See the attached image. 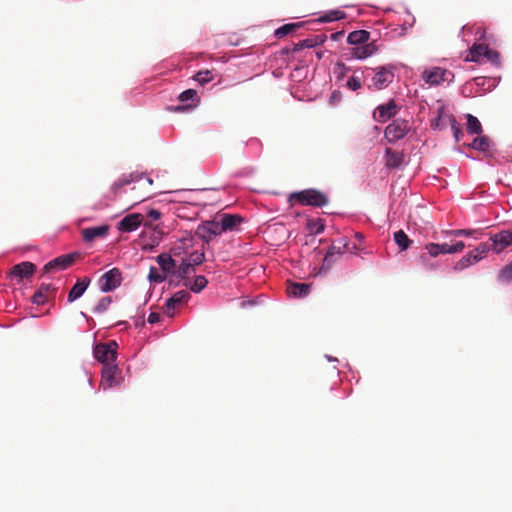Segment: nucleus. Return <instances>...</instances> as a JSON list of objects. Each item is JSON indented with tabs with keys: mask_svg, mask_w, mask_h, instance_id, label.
<instances>
[{
	"mask_svg": "<svg viewBox=\"0 0 512 512\" xmlns=\"http://www.w3.org/2000/svg\"><path fill=\"white\" fill-rule=\"evenodd\" d=\"M363 77L370 89L381 90L386 88L394 79L392 67H378L376 69L367 68L363 72Z\"/></svg>",
	"mask_w": 512,
	"mask_h": 512,
	"instance_id": "obj_1",
	"label": "nucleus"
},
{
	"mask_svg": "<svg viewBox=\"0 0 512 512\" xmlns=\"http://www.w3.org/2000/svg\"><path fill=\"white\" fill-rule=\"evenodd\" d=\"M466 61L476 63L490 62L494 65H499V54L491 50L486 44H474L466 56Z\"/></svg>",
	"mask_w": 512,
	"mask_h": 512,
	"instance_id": "obj_2",
	"label": "nucleus"
},
{
	"mask_svg": "<svg viewBox=\"0 0 512 512\" xmlns=\"http://www.w3.org/2000/svg\"><path fill=\"white\" fill-rule=\"evenodd\" d=\"M297 200L302 205L323 207L328 203L327 196L316 189H306L290 195V200Z\"/></svg>",
	"mask_w": 512,
	"mask_h": 512,
	"instance_id": "obj_3",
	"label": "nucleus"
},
{
	"mask_svg": "<svg viewBox=\"0 0 512 512\" xmlns=\"http://www.w3.org/2000/svg\"><path fill=\"white\" fill-rule=\"evenodd\" d=\"M453 78L454 75L451 71L441 67L425 69L421 74L424 85L428 87L437 86L443 82H451Z\"/></svg>",
	"mask_w": 512,
	"mask_h": 512,
	"instance_id": "obj_4",
	"label": "nucleus"
},
{
	"mask_svg": "<svg viewBox=\"0 0 512 512\" xmlns=\"http://www.w3.org/2000/svg\"><path fill=\"white\" fill-rule=\"evenodd\" d=\"M118 344L115 341L99 343L93 349L95 359L103 366L116 364Z\"/></svg>",
	"mask_w": 512,
	"mask_h": 512,
	"instance_id": "obj_5",
	"label": "nucleus"
},
{
	"mask_svg": "<svg viewBox=\"0 0 512 512\" xmlns=\"http://www.w3.org/2000/svg\"><path fill=\"white\" fill-rule=\"evenodd\" d=\"M410 127L409 123L402 119H396L385 129V138L390 143H395L406 136Z\"/></svg>",
	"mask_w": 512,
	"mask_h": 512,
	"instance_id": "obj_6",
	"label": "nucleus"
},
{
	"mask_svg": "<svg viewBox=\"0 0 512 512\" xmlns=\"http://www.w3.org/2000/svg\"><path fill=\"white\" fill-rule=\"evenodd\" d=\"M102 380L100 387L103 390L116 387L120 384V370L117 364L103 366L102 368Z\"/></svg>",
	"mask_w": 512,
	"mask_h": 512,
	"instance_id": "obj_7",
	"label": "nucleus"
},
{
	"mask_svg": "<svg viewBox=\"0 0 512 512\" xmlns=\"http://www.w3.org/2000/svg\"><path fill=\"white\" fill-rule=\"evenodd\" d=\"M121 272L117 268L108 270L100 279V289L102 292H110L121 285Z\"/></svg>",
	"mask_w": 512,
	"mask_h": 512,
	"instance_id": "obj_8",
	"label": "nucleus"
},
{
	"mask_svg": "<svg viewBox=\"0 0 512 512\" xmlns=\"http://www.w3.org/2000/svg\"><path fill=\"white\" fill-rule=\"evenodd\" d=\"M143 216L140 213H130L117 223L120 232L130 233L136 231L142 224Z\"/></svg>",
	"mask_w": 512,
	"mask_h": 512,
	"instance_id": "obj_9",
	"label": "nucleus"
},
{
	"mask_svg": "<svg viewBox=\"0 0 512 512\" xmlns=\"http://www.w3.org/2000/svg\"><path fill=\"white\" fill-rule=\"evenodd\" d=\"M77 253H71L66 255H61L59 257H56L55 259L49 261L44 266V270L46 272H52V271H61L65 270L68 267L72 265L74 262L75 257H77Z\"/></svg>",
	"mask_w": 512,
	"mask_h": 512,
	"instance_id": "obj_10",
	"label": "nucleus"
},
{
	"mask_svg": "<svg viewBox=\"0 0 512 512\" xmlns=\"http://www.w3.org/2000/svg\"><path fill=\"white\" fill-rule=\"evenodd\" d=\"M178 99L182 105L176 106L174 108L175 111H185L191 108H195L200 101L197 96V92L193 89H187L183 91L180 93Z\"/></svg>",
	"mask_w": 512,
	"mask_h": 512,
	"instance_id": "obj_11",
	"label": "nucleus"
},
{
	"mask_svg": "<svg viewBox=\"0 0 512 512\" xmlns=\"http://www.w3.org/2000/svg\"><path fill=\"white\" fill-rule=\"evenodd\" d=\"M492 241V250L499 254L506 247L512 245V232L510 231H501L491 237Z\"/></svg>",
	"mask_w": 512,
	"mask_h": 512,
	"instance_id": "obj_12",
	"label": "nucleus"
},
{
	"mask_svg": "<svg viewBox=\"0 0 512 512\" xmlns=\"http://www.w3.org/2000/svg\"><path fill=\"white\" fill-rule=\"evenodd\" d=\"M109 226L106 224L87 227L82 230V238L85 242H92L97 238H105L108 235Z\"/></svg>",
	"mask_w": 512,
	"mask_h": 512,
	"instance_id": "obj_13",
	"label": "nucleus"
},
{
	"mask_svg": "<svg viewBox=\"0 0 512 512\" xmlns=\"http://www.w3.org/2000/svg\"><path fill=\"white\" fill-rule=\"evenodd\" d=\"M377 50V45L374 42H367L363 45L353 47L350 51V55L352 58L364 60L372 56Z\"/></svg>",
	"mask_w": 512,
	"mask_h": 512,
	"instance_id": "obj_14",
	"label": "nucleus"
},
{
	"mask_svg": "<svg viewBox=\"0 0 512 512\" xmlns=\"http://www.w3.org/2000/svg\"><path fill=\"white\" fill-rule=\"evenodd\" d=\"M145 179L148 185L152 184V179L150 177H146L143 173H131L129 176H122L119 178L112 186V189L115 193L119 188H122L130 183L140 182Z\"/></svg>",
	"mask_w": 512,
	"mask_h": 512,
	"instance_id": "obj_15",
	"label": "nucleus"
},
{
	"mask_svg": "<svg viewBox=\"0 0 512 512\" xmlns=\"http://www.w3.org/2000/svg\"><path fill=\"white\" fill-rule=\"evenodd\" d=\"M156 261L159 264L163 273H165L166 275H168V274L174 275L175 274V270L177 267V260L172 258V255L162 253L156 257Z\"/></svg>",
	"mask_w": 512,
	"mask_h": 512,
	"instance_id": "obj_16",
	"label": "nucleus"
},
{
	"mask_svg": "<svg viewBox=\"0 0 512 512\" xmlns=\"http://www.w3.org/2000/svg\"><path fill=\"white\" fill-rule=\"evenodd\" d=\"M89 284H90V279L86 278V277L83 278L82 280L77 281L73 285L71 290L69 291L68 296H67V301L69 303H73L74 301H76L77 299L82 297V295L87 290Z\"/></svg>",
	"mask_w": 512,
	"mask_h": 512,
	"instance_id": "obj_17",
	"label": "nucleus"
},
{
	"mask_svg": "<svg viewBox=\"0 0 512 512\" xmlns=\"http://www.w3.org/2000/svg\"><path fill=\"white\" fill-rule=\"evenodd\" d=\"M370 38V33L366 30H356L350 32L347 36V42L350 45L359 46L367 43Z\"/></svg>",
	"mask_w": 512,
	"mask_h": 512,
	"instance_id": "obj_18",
	"label": "nucleus"
},
{
	"mask_svg": "<svg viewBox=\"0 0 512 512\" xmlns=\"http://www.w3.org/2000/svg\"><path fill=\"white\" fill-rule=\"evenodd\" d=\"M442 234L445 237H471L473 239H479L480 236L482 235V232L478 229H454L443 231Z\"/></svg>",
	"mask_w": 512,
	"mask_h": 512,
	"instance_id": "obj_19",
	"label": "nucleus"
},
{
	"mask_svg": "<svg viewBox=\"0 0 512 512\" xmlns=\"http://www.w3.org/2000/svg\"><path fill=\"white\" fill-rule=\"evenodd\" d=\"M311 285L306 283H292L288 286L287 292L289 296L295 298L306 297L310 292Z\"/></svg>",
	"mask_w": 512,
	"mask_h": 512,
	"instance_id": "obj_20",
	"label": "nucleus"
},
{
	"mask_svg": "<svg viewBox=\"0 0 512 512\" xmlns=\"http://www.w3.org/2000/svg\"><path fill=\"white\" fill-rule=\"evenodd\" d=\"M472 85H476L478 87H482V91L485 92V91H489L491 90L493 87L496 86V80L495 79H486L484 77H477L473 80L472 83H467L464 87H463V90H462V93L464 95H466V92L468 90V88Z\"/></svg>",
	"mask_w": 512,
	"mask_h": 512,
	"instance_id": "obj_21",
	"label": "nucleus"
},
{
	"mask_svg": "<svg viewBox=\"0 0 512 512\" xmlns=\"http://www.w3.org/2000/svg\"><path fill=\"white\" fill-rule=\"evenodd\" d=\"M35 266L31 262H22L17 264L12 269V274L20 279L31 276L34 272Z\"/></svg>",
	"mask_w": 512,
	"mask_h": 512,
	"instance_id": "obj_22",
	"label": "nucleus"
},
{
	"mask_svg": "<svg viewBox=\"0 0 512 512\" xmlns=\"http://www.w3.org/2000/svg\"><path fill=\"white\" fill-rule=\"evenodd\" d=\"M241 220V217L237 215L224 214L220 219L222 230H224V232L232 231L241 222Z\"/></svg>",
	"mask_w": 512,
	"mask_h": 512,
	"instance_id": "obj_23",
	"label": "nucleus"
},
{
	"mask_svg": "<svg viewBox=\"0 0 512 512\" xmlns=\"http://www.w3.org/2000/svg\"><path fill=\"white\" fill-rule=\"evenodd\" d=\"M176 268L174 275L181 279L187 278L194 271V267L184 258L181 259Z\"/></svg>",
	"mask_w": 512,
	"mask_h": 512,
	"instance_id": "obj_24",
	"label": "nucleus"
},
{
	"mask_svg": "<svg viewBox=\"0 0 512 512\" xmlns=\"http://www.w3.org/2000/svg\"><path fill=\"white\" fill-rule=\"evenodd\" d=\"M345 16H346L345 12H343L341 10H338V9L330 10V11L324 13L323 15H321L319 17L318 21L322 22V23H329V22L344 19Z\"/></svg>",
	"mask_w": 512,
	"mask_h": 512,
	"instance_id": "obj_25",
	"label": "nucleus"
},
{
	"mask_svg": "<svg viewBox=\"0 0 512 512\" xmlns=\"http://www.w3.org/2000/svg\"><path fill=\"white\" fill-rule=\"evenodd\" d=\"M208 284L205 276H196L192 283L185 282L184 285L194 293H200Z\"/></svg>",
	"mask_w": 512,
	"mask_h": 512,
	"instance_id": "obj_26",
	"label": "nucleus"
},
{
	"mask_svg": "<svg viewBox=\"0 0 512 512\" xmlns=\"http://www.w3.org/2000/svg\"><path fill=\"white\" fill-rule=\"evenodd\" d=\"M394 241L402 251L407 250L412 243L403 230H399L394 233Z\"/></svg>",
	"mask_w": 512,
	"mask_h": 512,
	"instance_id": "obj_27",
	"label": "nucleus"
},
{
	"mask_svg": "<svg viewBox=\"0 0 512 512\" xmlns=\"http://www.w3.org/2000/svg\"><path fill=\"white\" fill-rule=\"evenodd\" d=\"M341 254L340 248L336 250L334 246H332L328 252L326 253L324 259H323V265L320 268L318 274H321L322 272L325 273L326 270L330 267L331 263L333 262L334 255L339 256Z\"/></svg>",
	"mask_w": 512,
	"mask_h": 512,
	"instance_id": "obj_28",
	"label": "nucleus"
},
{
	"mask_svg": "<svg viewBox=\"0 0 512 512\" xmlns=\"http://www.w3.org/2000/svg\"><path fill=\"white\" fill-rule=\"evenodd\" d=\"M467 132L469 134H481L482 126L477 117L467 114Z\"/></svg>",
	"mask_w": 512,
	"mask_h": 512,
	"instance_id": "obj_29",
	"label": "nucleus"
},
{
	"mask_svg": "<svg viewBox=\"0 0 512 512\" xmlns=\"http://www.w3.org/2000/svg\"><path fill=\"white\" fill-rule=\"evenodd\" d=\"M425 249L431 257H437L441 254H446V243H428Z\"/></svg>",
	"mask_w": 512,
	"mask_h": 512,
	"instance_id": "obj_30",
	"label": "nucleus"
},
{
	"mask_svg": "<svg viewBox=\"0 0 512 512\" xmlns=\"http://www.w3.org/2000/svg\"><path fill=\"white\" fill-rule=\"evenodd\" d=\"M204 229L210 235H214V236L221 235L222 233H224V230H222V225H221L220 220L207 221L204 224Z\"/></svg>",
	"mask_w": 512,
	"mask_h": 512,
	"instance_id": "obj_31",
	"label": "nucleus"
},
{
	"mask_svg": "<svg viewBox=\"0 0 512 512\" xmlns=\"http://www.w3.org/2000/svg\"><path fill=\"white\" fill-rule=\"evenodd\" d=\"M472 148L478 151H487L489 149V139L486 136L475 138L471 144Z\"/></svg>",
	"mask_w": 512,
	"mask_h": 512,
	"instance_id": "obj_32",
	"label": "nucleus"
},
{
	"mask_svg": "<svg viewBox=\"0 0 512 512\" xmlns=\"http://www.w3.org/2000/svg\"><path fill=\"white\" fill-rule=\"evenodd\" d=\"M472 264H474L472 260V253H468L465 256H463L459 261L456 262V264L453 266V270L463 271Z\"/></svg>",
	"mask_w": 512,
	"mask_h": 512,
	"instance_id": "obj_33",
	"label": "nucleus"
},
{
	"mask_svg": "<svg viewBox=\"0 0 512 512\" xmlns=\"http://www.w3.org/2000/svg\"><path fill=\"white\" fill-rule=\"evenodd\" d=\"M111 303H112V298L110 296H105V297L101 298L99 300V302L97 303V305L93 308V313H96V314L104 313L105 311H107V309L109 308Z\"/></svg>",
	"mask_w": 512,
	"mask_h": 512,
	"instance_id": "obj_34",
	"label": "nucleus"
},
{
	"mask_svg": "<svg viewBox=\"0 0 512 512\" xmlns=\"http://www.w3.org/2000/svg\"><path fill=\"white\" fill-rule=\"evenodd\" d=\"M299 26H300V24H297V23L285 24L275 30V36L277 38H282V37L288 35L289 33H291L292 31H294Z\"/></svg>",
	"mask_w": 512,
	"mask_h": 512,
	"instance_id": "obj_35",
	"label": "nucleus"
},
{
	"mask_svg": "<svg viewBox=\"0 0 512 512\" xmlns=\"http://www.w3.org/2000/svg\"><path fill=\"white\" fill-rule=\"evenodd\" d=\"M394 108V105L379 106L377 108L379 119L382 121L390 119L394 115Z\"/></svg>",
	"mask_w": 512,
	"mask_h": 512,
	"instance_id": "obj_36",
	"label": "nucleus"
},
{
	"mask_svg": "<svg viewBox=\"0 0 512 512\" xmlns=\"http://www.w3.org/2000/svg\"><path fill=\"white\" fill-rule=\"evenodd\" d=\"M167 275L160 273L156 267H151L148 274V280L154 283H162L166 280Z\"/></svg>",
	"mask_w": 512,
	"mask_h": 512,
	"instance_id": "obj_37",
	"label": "nucleus"
},
{
	"mask_svg": "<svg viewBox=\"0 0 512 512\" xmlns=\"http://www.w3.org/2000/svg\"><path fill=\"white\" fill-rule=\"evenodd\" d=\"M48 286H42L38 291H36L32 297V302L37 305H42L47 301L46 292L48 291Z\"/></svg>",
	"mask_w": 512,
	"mask_h": 512,
	"instance_id": "obj_38",
	"label": "nucleus"
},
{
	"mask_svg": "<svg viewBox=\"0 0 512 512\" xmlns=\"http://www.w3.org/2000/svg\"><path fill=\"white\" fill-rule=\"evenodd\" d=\"M213 74L209 70L199 71L195 76L194 80L197 81L200 85H204L213 80Z\"/></svg>",
	"mask_w": 512,
	"mask_h": 512,
	"instance_id": "obj_39",
	"label": "nucleus"
},
{
	"mask_svg": "<svg viewBox=\"0 0 512 512\" xmlns=\"http://www.w3.org/2000/svg\"><path fill=\"white\" fill-rule=\"evenodd\" d=\"M185 259L194 267L204 261L205 254L203 252L194 251L190 253L189 256Z\"/></svg>",
	"mask_w": 512,
	"mask_h": 512,
	"instance_id": "obj_40",
	"label": "nucleus"
},
{
	"mask_svg": "<svg viewBox=\"0 0 512 512\" xmlns=\"http://www.w3.org/2000/svg\"><path fill=\"white\" fill-rule=\"evenodd\" d=\"M346 86L352 91H357L362 86L361 76H358L356 73H354L351 77L348 78Z\"/></svg>",
	"mask_w": 512,
	"mask_h": 512,
	"instance_id": "obj_41",
	"label": "nucleus"
},
{
	"mask_svg": "<svg viewBox=\"0 0 512 512\" xmlns=\"http://www.w3.org/2000/svg\"><path fill=\"white\" fill-rule=\"evenodd\" d=\"M171 297L174 300V302H176L177 304H181L182 302H185L190 298V294L186 290H180L175 292Z\"/></svg>",
	"mask_w": 512,
	"mask_h": 512,
	"instance_id": "obj_42",
	"label": "nucleus"
},
{
	"mask_svg": "<svg viewBox=\"0 0 512 512\" xmlns=\"http://www.w3.org/2000/svg\"><path fill=\"white\" fill-rule=\"evenodd\" d=\"M308 228L310 232L319 234L324 230V225L322 224L321 220L309 221Z\"/></svg>",
	"mask_w": 512,
	"mask_h": 512,
	"instance_id": "obj_43",
	"label": "nucleus"
},
{
	"mask_svg": "<svg viewBox=\"0 0 512 512\" xmlns=\"http://www.w3.org/2000/svg\"><path fill=\"white\" fill-rule=\"evenodd\" d=\"M324 41V39L320 36H315L313 38H307L303 41V45L305 47H314L318 44H321Z\"/></svg>",
	"mask_w": 512,
	"mask_h": 512,
	"instance_id": "obj_44",
	"label": "nucleus"
},
{
	"mask_svg": "<svg viewBox=\"0 0 512 512\" xmlns=\"http://www.w3.org/2000/svg\"><path fill=\"white\" fill-rule=\"evenodd\" d=\"M451 128H452L455 140L457 142L460 141V136H462L463 133L460 130V128L457 126V122L455 119H452Z\"/></svg>",
	"mask_w": 512,
	"mask_h": 512,
	"instance_id": "obj_45",
	"label": "nucleus"
},
{
	"mask_svg": "<svg viewBox=\"0 0 512 512\" xmlns=\"http://www.w3.org/2000/svg\"><path fill=\"white\" fill-rule=\"evenodd\" d=\"M147 216L151 219L152 222H154L161 218V212L156 209H150L147 213Z\"/></svg>",
	"mask_w": 512,
	"mask_h": 512,
	"instance_id": "obj_46",
	"label": "nucleus"
},
{
	"mask_svg": "<svg viewBox=\"0 0 512 512\" xmlns=\"http://www.w3.org/2000/svg\"><path fill=\"white\" fill-rule=\"evenodd\" d=\"M489 249H490V246L488 244L483 243V244L478 245L474 249V252L483 256L484 254H486L489 251Z\"/></svg>",
	"mask_w": 512,
	"mask_h": 512,
	"instance_id": "obj_47",
	"label": "nucleus"
},
{
	"mask_svg": "<svg viewBox=\"0 0 512 512\" xmlns=\"http://www.w3.org/2000/svg\"><path fill=\"white\" fill-rule=\"evenodd\" d=\"M148 323L156 324L160 321V315L156 312H151L147 318Z\"/></svg>",
	"mask_w": 512,
	"mask_h": 512,
	"instance_id": "obj_48",
	"label": "nucleus"
},
{
	"mask_svg": "<svg viewBox=\"0 0 512 512\" xmlns=\"http://www.w3.org/2000/svg\"><path fill=\"white\" fill-rule=\"evenodd\" d=\"M341 100V92L340 91H333L330 96V101L332 103H337Z\"/></svg>",
	"mask_w": 512,
	"mask_h": 512,
	"instance_id": "obj_49",
	"label": "nucleus"
},
{
	"mask_svg": "<svg viewBox=\"0 0 512 512\" xmlns=\"http://www.w3.org/2000/svg\"><path fill=\"white\" fill-rule=\"evenodd\" d=\"M389 167H396L399 164V157L396 155H392V157L388 160Z\"/></svg>",
	"mask_w": 512,
	"mask_h": 512,
	"instance_id": "obj_50",
	"label": "nucleus"
},
{
	"mask_svg": "<svg viewBox=\"0 0 512 512\" xmlns=\"http://www.w3.org/2000/svg\"><path fill=\"white\" fill-rule=\"evenodd\" d=\"M165 305H166L167 310H172V309H174V308H175V306H176V305H178V304H177L176 302H174V300L172 299V297H170V298H168V299L166 300Z\"/></svg>",
	"mask_w": 512,
	"mask_h": 512,
	"instance_id": "obj_51",
	"label": "nucleus"
},
{
	"mask_svg": "<svg viewBox=\"0 0 512 512\" xmlns=\"http://www.w3.org/2000/svg\"><path fill=\"white\" fill-rule=\"evenodd\" d=\"M455 253H458L455 245L454 244L449 245L446 243V254H455Z\"/></svg>",
	"mask_w": 512,
	"mask_h": 512,
	"instance_id": "obj_52",
	"label": "nucleus"
},
{
	"mask_svg": "<svg viewBox=\"0 0 512 512\" xmlns=\"http://www.w3.org/2000/svg\"><path fill=\"white\" fill-rule=\"evenodd\" d=\"M470 253H472V260H473L474 264L479 262L483 257L482 255H480L474 251H471Z\"/></svg>",
	"mask_w": 512,
	"mask_h": 512,
	"instance_id": "obj_53",
	"label": "nucleus"
},
{
	"mask_svg": "<svg viewBox=\"0 0 512 512\" xmlns=\"http://www.w3.org/2000/svg\"><path fill=\"white\" fill-rule=\"evenodd\" d=\"M457 252H461L465 248V244L463 241H458L455 244Z\"/></svg>",
	"mask_w": 512,
	"mask_h": 512,
	"instance_id": "obj_54",
	"label": "nucleus"
},
{
	"mask_svg": "<svg viewBox=\"0 0 512 512\" xmlns=\"http://www.w3.org/2000/svg\"><path fill=\"white\" fill-rule=\"evenodd\" d=\"M325 357H326V359H327L328 361H330V362H332V361H333V362H337V361H338V360H337V358L332 357V356H329V355H325Z\"/></svg>",
	"mask_w": 512,
	"mask_h": 512,
	"instance_id": "obj_55",
	"label": "nucleus"
},
{
	"mask_svg": "<svg viewBox=\"0 0 512 512\" xmlns=\"http://www.w3.org/2000/svg\"><path fill=\"white\" fill-rule=\"evenodd\" d=\"M178 249H179V247H176V246H175V247H173V248L171 249V252H172V254H173L174 256H177V255L179 254V253H178Z\"/></svg>",
	"mask_w": 512,
	"mask_h": 512,
	"instance_id": "obj_56",
	"label": "nucleus"
},
{
	"mask_svg": "<svg viewBox=\"0 0 512 512\" xmlns=\"http://www.w3.org/2000/svg\"><path fill=\"white\" fill-rule=\"evenodd\" d=\"M420 258H421L423 263L426 262V260H427V257L425 255H422Z\"/></svg>",
	"mask_w": 512,
	"mask_h": 512,
	"instance_id": "obj_57",
	"label": "nucleus"
},
{
	"mask_svg": "<svg viewBox=\"0 0 512 512\" xmlns=\"http://www.w3.org/2000/svg\"><path fill=\"white\" fill-rule=\"evenodd\" d=\"M356 237L359 238V239L362 238V236L360 234H356Z\"/></svg>",
	"mask_w": 512,
	"mask_h": 512,
	"instance_id": "obj_58",
	"label": "nucleus"
}]
</instances>
